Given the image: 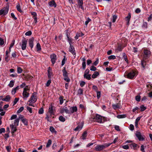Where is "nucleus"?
<instances>
[{"label": "nucleus", "mask_w": 152, "mask_h": 152, "mask_svg": "<svg viewBox=\"0 0 152 152\" xmlns=\"http://www.w3.org/2000/svg\"><path fill=\"white\" fill-rule=\"evenodd\" d=\"M37 98L36 94L35 92H34L32 94L28 101V102H29L28 104L29 106H33L32 104L34 103L37 101Z\"/></svg>", "instance_id": "nucleus-1"}, {"label": "nucleus", "mask_w": 152, "mask_h": 152, "mask_svg": "<svg viewBox=\"0 0 152 152\" xmlns=\"http://www.w3.org/2000/svg\"><path fill=\"white\" fill-rule=\"evenodd\" d=\"M104 117H103L100 115L96 114L95 117L94 118V121H96L100 123H102L104 121Z\"/></svg>", "instance_id": "nucleus-2"}, {"label": "nucleus", "mask_w": 152, "mask_h": 152, "mask_svg": "<svg viewBox=\"0 0 152 152\" xmlns=\"http://www.w3.org/2000/svg\"><path fill=\"white\" fill-rule=\"evenodd\" d=\"M137 75L136 72L133 70H132L128 73L127 75V77L130 79H132L135 77Z\"/></svg>", "instance_id": "nucleus-3"}, {"label": "nucleus", "mask_w": 152, "mask_h": 152, "mask_svg": "<svg viewBox=\"0 0 152 152\" xmlns=\"http://www.w3.org/2000/svg\"><path fill=\"white\" fill-rule=\"evenodd\" d=\"M27 42V41L26 39H24L22 40V44L20 45L21 47V48L23 50H24L26 49Z\"/></svg>", "instance_id": "nucleus-4"}, {"label": "nucleus", "mask_w": 152, "mask_h": 152, "mask_svg": "<svg viewBox=\"0 0 152 152\" xmlns=\"http://www.w3.org/2000/svg\"><path fill=\"white\" fill-rule=\"evenodd\" d=\"M135 135L140 141H142L144 140V138L143 137L140 132H137L135 133Z\"/></svg>", "instance_id": "nucleus-5"}, {"label": "nucleus", "mask_w": 152, "mask_h": 152, "mask_svg": "<svg viewBox=\"0 0 152 152\" xmlns=\"http://www.w3.org/2000/svg\"><path fill=\"white\" fill-rule=\"evenodd\" d=\"M51 61L53 64H54L56 60V56L54 54H52L50 55Z\"/></svg>", "instance_id": "nucleus-6"}, {"label": "nucleus", "mask_w": 152, "mask_h": 152, "mask_svg": "<svg viewBox=\"0 0 152 152\" xmlns=\"http://www.w3.org/2000/svg\"><path fill=\"white\" fill-rule=\"evenodd\" d=\"M95 149L97 151H101L102 150L105 149V146L104 145H98L95 147Z\"/></svg>", "instance_id": "nucleus-7"}, {"label": "nucleus", "mask_w": 152, "mask_h": 152, "mask_svg": "<svg viewBox=\"0 0 152 152\" xmlns=\"http://www.w3.org/2000/svg\"><path fill=\"white\" fill-rule=\"evenodd\" d=\"M23 98L24 100H26L28 97H29V94L27 91H23Z\"/></svg>", "instance_id": "nucleus-8"}, {"label": "nucleus", "mask_w": 152, "mask_h": 152, "mask_svg": "<svg viewBox=\"0 0 152 152\" xmlns=\"http://www.w3.org/2000/svg\"><path fill=\"white\" fill-rule=\"evenodd\" d=\"M69 51L73 55H76V53L74 47L71 45H70L69 48Z\"/></svg>", "instance_id": "nucleus-9"}, {"label": "nucleus", "mask_w": 152, "mask_h": 152, "mask_svg": "<svg viewBox=\"0 0 152 152\" xmlns=\"http://www.w3.org/2000/svg\"><path fill=\"white\" fill-rule=\"evenodd\" d=\"M131 18V15L130 13H129L128 15L126 17L125 20L126 22V24L127 25H129V21Z\"/></svg>", "instance_id": "nucleus-10"}, {"label": "nucleus", "mask_w": 152, "mask_h": 152, "mask_svg": "<svg viewBox=\"0 0 152 152\" xmlns=\"http://www.w3.org/2000/svg\"><path fill=\"white\" fill-rule=\"evenodd\" d=\"M69 110L70 113H73L74 112H76L77 109L76 106H73L70 107Z\"/></svg>", "instance_id": "nucleus-11"}, {"label": "nucleus", "mask_w": 152, "mask_h": 152, "mask_svg": "<svg viewBox=\"0 0 152 152\" xmlns=\"http://www.w3.org/2000/svg\"><path fill=\"white\" fill-rule=\"evenodd\" d=\"M34 39L33 38H31L29 39L28 41V43L30 47L32 48L34 46L33 41Z\"/></svg>", "instance_id": "nucleus-12"}, {"label": "nucleus", "mask_w": 152, "mask_h": 152, "mask_svg": "<svg viewBox=\"0 0 152 152\" xmlns=\"http://www.w3.org/2000/svg\"><path fill=\"white\" fill-rule=\"evenodd\" d=\"M17 126L11 124L10 125V127L11 129V132L12 134H13L16 131Z\"/></svg>", "instance_id": "nucleus-13"}, {"label": "nucleus", "mask_w": 152, "mask_h": 152, "mask_svg": "<svg viewBox=\"0 0 152 152\" xmlns=\"http://www.w3.org/2000/svg\"><path fill=\"white\" fill-rule=\"evenodd\" d=\"M83 0H78L77 1V4L79 7H80L81 9H83Z\"/></svg>", "instance_id": "nucleus-14"}, {"label": "nucleus", "mask_w": 152, "mask_h": 152, "mask_svg": "<svg viewBox=\"0 0 152 152\" xmlns=\"http://www.w3.org/2000/svg\"><path fill=\"white\" fill-rule=\"evenodd\" d=\"M19 89V86H17L15 88H13L11 91L12 94V95L15 94V93H16V91L17 90H18Z\"/></svg>", "instance_id": "nucleus-15"}, {"label": "nucleus", "mask_w": 152, "mask_h": 152, "mask_svg": "<svg viewBox=\"0 0 152 152\" xmlns=\"http://www.w3.org/2000/svg\"><path fill=\"white\" fill-rule=\"evenodd\" d=\"M48 113L50 116L54 115V113L52 106H51L49 108V112Z\"/></svg>", "instance_id": "nucleus-16"}, {"label": "nucleus", "mask_w": 152, "mask_h": 152, "mask_svg": "<svg viewBox=\"0 0 152 152\" xmlns=\"http://www.w3.org/2000/svg\"><path fill=\"white\" fill-rule=\"evenodd\" d=\"M19 118H16L14 121L13 124L12 125L15 126H18L19 124Z\"/></svg>", "instance_id": "nucleus-17"}, {"label": "nucleus", "mask_w": 152, "mask_h": 152, "mask_svg": "<svg viewBox=\"0 0 152 152\" xmlns=\"http://www.w3.org/2000/svg\"><path fill=\"white\" fill-rule=\"evenodd\" d=\"M61 112L62 113L65 112L67 114L70 113V110H68L67 108L66 107H65L64 108H63L61 110Z\"/></svg>", "instance_id": "nucleus-18"}, {"label": "nucleus", "mask_w": 152, "mask_h": 152, "mask_svg": "<svg viewBox=\"0 0 152 152\" xmlns=\"http://www.w3.org/2000/svg\"><path fill=\"white\" fill-rule=\"evenodd\" d=\"M48 4L50 7L54 6V7H56V4L54 1H50L48 3Z\"/></svg>", "instance_id": "nucleus-19"}, {"label": "nucleus", "mask_w": 152, "mask_h": 152, "mask_svg": "<svg viewBox=\"0 0 152 152\" xmlns=\"http://www.w3.org/2000/svg\"><path fill=\"white\" fill-rule=\"evenodd\" d=\"M84 35V34L82 33H77L76 36L75 37V38L76 39H77L78 38V37L80 36H82Z\"/></svg>", "instance_id": "nucleus-20"}, {"label": "nucleus", "mask_w": 152, "mask_h": 152, "mask_svg": "<svg viewBox=\"0 0 152 152\" xmlns=\"http://www.w3.org/2000/svg\"><path fill=\"white\" fill-rule=\"evenodd\" d=\"M83 126V125L82 124L80 125H78L74 129V130L75 131H80L82 129Z\"/></svg>", "instance_id": "nucleus-21"}, {"label": "nucleus", "mask_w": 152, "mask_h": 152, "mask_svg": "<svg viewBox=\"0 0 152 152\" xmlns=\"http://www.w3.org/2000/svg\"><path fill=\"white\" fill-rule=\"evenodd\" d=\"M10 98L11 97L9 95H7L6 96L5 98L2 99V100L6 102H8L10 101Z\"/></svg>", "instance_id": "nucleus-22"}, {"label": "nucleus", "mask_w": 152, "mask_h": 152, "mask_svg": "<svg viewBox=\"0 0 152 152\" xmlns=\"http://www.w3.org/2000/svg\"><path fill=\"white\" fill-rule=\"evenodd\" d=\"M144 53L146 56H149L151 54L150 51L148 50H144Z\"/></svg>", "instance_id": "nucleus-23"}, {"label": "nucleus", "mask_w": 152, "mask_h": 152, "mask_svg": "<svg viewBox=\"0 0 152 152\" xmlns=\"http://www.w3.org/2000/svg\"><path fill=\"white\" fill-rule=\"evenodd\" d=\"M87 132L86 131L84 132L82 136L81 137V139L83 140H85L87 135Z\"/></svg>", "instance_id": "nucleus-24"}, {"label": "nucleus", "mask_w": 152, "mask_h": 152, "mask_svg": "<svg viewBox=\"0 0 152 152\" xmlns=\"http://www.w3.org/2000/svg\"><path fill=\"white\" fill-rule=\"evenodd\" d=\"M99 75V73L98 72L96 71L94 72V73L92 75V77L93 78H96Z\"/></svg>", "instance_id": "nucleus-25"}, {"label": "nucleus", "mask_w": 152, "mask_h": 152, "mask_svg": "<svg viewBox=\"0 0 152 152\" xmlns=\"http://www.w3.org/2000/svg\"><path fill=\"white\" fill-rule=\"evenodd\" d=\"M91 75L90 74H84V77L86 78L88 80H90L91 79Z\"/></svg>", "instance_id": "nucleus-26"}, {"label": "nucleus", "mask_w": 152, "mask_h": 152, "mask_svg": "<svg viewBox=\"0 0 152 152\" xmlns=\"http://www.w3.org/2000/svg\"><path fill=\"white\" fill-rule=\"evenodd\" d=\"M137 145L134 143H132L130 145V146L132 148L135 149L137 147Z\"/></svg>", "instance_id": "nucleus-27"}, {"label": "nucleus", "mask_w": 152, "mask_h": 152, "mask_svg": "<svg viewBox=\"0 0 152 152\" xmlns=\"http://www.w3.org/2000/svg\"><path fill=\"white\" fill-rule=\"evenodd\" d=\"M15 83V81L13 80H11L8 84V86L11 88L13 86Z\"/></svg>", "instance_id": "nucleus-28"}, {"label": "nucleus", "mask_w": 152, "mask_h": 152, "mask_svg": "<svg viewBox=\"0 0 152 152\" xmlns=\"http://www.w3.org/2000/svg\"><path fill=\"white\" fill-rule=\"evenodd\" d=\"M3 10V12L4 13V15H5L7 14L8 11V8H7V7L4 8L2 9Z\"/></svg>", "instance_id": "nucleus-29"}, {"label": "nucleus", "mask_w": 152, "mask_h": 152, "mask_svg": "<svg viewBox=\"0 0 152 152\" xmlns=\"http://www.w3.org/2000/svg\"><path fill=\"white\" fill-rule=\"evenodd\" d=\"M141 64L143 68L144 69L145 68L146 64V62L144 60H142L141 61Z\"/></svg>", "instance_id": "nucleus-30"}, {"label": "nucleus", "mask_w": 152, "mask_h": 152, "mask_svg": "<svg viewBox=\"0 0 152 152\" xmlns=\"http://www.w3.org/2000/svg\"><path fill=\"white\" fill-rule=\"evenodd\" d=\"M48 76L49 78L51 77L52 73H51V70L50 68V67H49L48 68Z\"/></svg>", "instance_id": "nucleus-31"}, {"label": "nucleus", "mask_w": 152, "mask_h": 152, "mask_svg": "<svg viewBox=\"0 0 152 152\" xmlns=\"http://www.w3.org/2000/svg\"><path fill=\"white\" fill-rule=\"evenodd\" d=\"M62 72L63 73V75L64 77H66V76H67V72L65 69V68L64 67V69L62 70Z\"/></svg>", "instance_id": "nucleus-32"}, {"label": "nucleus", "mask_w": 152, "mask_h": 152, "mask_svg": "<svg viewBox=\"0 0 152 152\" xmlns=\"http://www.w3.org/2000/svg\"><path fill=\"white\" fill-rule=\"evenodd\" d=\"M59 120L62 122H64L65 121V118L63 117L62 116H60L59 118Z\"/></svg>", "instance_id": "nucleus-33"}, {"label": "nucleus", "mask_w": 152, "mask_h": 152, "mask_svg": "<svg viewBox=\"0 0 152 152\" xmlns=\"http://www.w3.org/2000/svg\"><path fill=\"white\" fill-rule=\"evenodd\" d=\"M117 117L118 118H124L126 117V115L124 114L118 115L117 116Z\"/></svg>", "instance_id": "nucleus-34"}, {"label": "nucleus", "mask_w": 152, "mask_h": 152, "mask_svg": "<svg viewBox=\"0 0 152 152\" xmlns=\"http://www.w3.org/2000/svg\"><path fill=\"white\" fill-rule=\"evenodd\" d=\"M112 107L114 109H116L120 107V106L118 104H113L112 105Z\"/></svg>", "instance_id": "nucleus-35"}, {"label": "nucleus", "mask_w": 152, "mask_h": 152, "mask_svg": "<svg viewBox=\"0 0 152 152\" xmlns=\"http://www.w3.org/2000/svg\"><path fill=\"white\" fill-rule=\"evenodd\" d=\"M17 10L20 12H22V10H21L20 5L19 4H18L17 5Z\"/></svg>", "instance_id": "nucleus-36"}, {"label": "nucleus", "mask_w": 152, "mask_h": 152, "mask_svg": "<svg viewBox=\"0 0 152 152\" xmlns=\"http://www.w3.org/2000/svg\"><path fill=\"white\" fill-rule=\"evenodd\" d=\"M33 18L34 19V21L33 23V24L34 25H35L37 22V19L36 16H34Z\"/></svg>", "instance_id": "nucleus-37"}, {"label": "nucleus", "mask_w": 152, "mask_h": 152, "mask_svg": "<svg viewBox=\"0 0 152 152\" xmlns=\"http://www.w3.org/2000/svg\"><path fill=\"white\" fill-rule=\"evenodd\" d=\"M52 143V141L50 140H48V142H47L46 147L47 148L49 147L51 145Z\"/></svg>", "instance_id": "nucleus-38"}, {"label": "nucleus", "mask_w": 152, "mask_h": 152, "mask_svg": "<svg viewBox=\"0 0 152 152\" xmlns=\"http://www.w3.org/2000/svg\"><path fill=\"white\" fill-rule=\"evenodd\" d=\"M141 111H143L146 109V107L144 106L143 105H141L140 106Z\"/></svg>", "instance_id": "nucleus-39"}, {"label": "nucleus", "mask_w": 152, "mask_h": 152, "mask_svg": "<svg viewBox=\"0 0 152 152\" xmlns=\"http://www.w3.org/2000/svg\"><path fill=\"white\" fill-rule=\"evenodd\" d=\"M36 48L38 50H41V47L40 44L39 43H37L36 45Z\"/></svg>", "instance_id": "nucleus-40"}, {"label": "nucleus", "mask_w": 152, "mask_h": 152, "mask_svg": "<svg viewBox=\"0 0 152 152\" xmlns=\"http://www.w3.org/2000/svg\"><path fill=\"white\" fill-rule=\"evenodd\" d=\"M22 121L24 124L26 125H27L28 122L26 119L25 118H22Z\"/></svg>", "instance_id": "nucleus-41"}, {"label": "nucleus", "mask_w": 152, "mask_h": 152, "mask_svg": "<svg viewBox=\"0 0 152 152\" xmlns=\"http://www.w3.org/2000/svg\"><path fill=\"white\" fill-rule=\"evenodd\" d=\"M24 110V107H21L17 111V113H20L22 111Z\"/></svg>", "instance_id": "nucleus-42"}, {"label": "nucleus", "mask_w": 152, "mask_h": 152, "mask_svg": "<svg viewBox=\"0 0 152 152\" xmlns=\"http://www.w3.org/2000/svg\"><path fill=\"white\" fill-rule=\"evenodd\" d=\"M117 18V16L115 15H114L113 16L112 22L113 23L115 22Z\"/></svg>", "instance_id": "nucleus-43"}, {"label": "nucleus", "mask_w": 152, "mask_h": 152, "mask_svg": "<svg viewBox=\"0 0 152 152\" xmlns=\"http://www.w3.org/2000/svg\"><path fill=\"white\" fill-rule=\"evenodd\" d=\"M30 90V87H29L28 86H25V87L24 88L23 90L26 91H29Z\"/></svg>", "instance_id": "nucleus-44"}, {"label": "nucleus", "mask_w": 152, "mask_h": 152, "mask_svg": "<svg viewBox=\"0 0 152 152\" xmlns=\"http://www.w3.org/2000/svg\"><path fill=\"white\" fill-rule=\"evenodd\" d=\"M123 56L124 58V60L126 61L127 62L128 61V59H127V57L126 54L125 53H123Z\"/></svg>", "instance_id": "nucleus-45"}, {"label": "nucleus", "mask_w": 152, "mask_h": 152, "mask_svg": "<svg viewBox=\"0 0 152 152\" xmlns=\"http://www.w3.org/2000/svg\"><path fill=\"white\" fill-rule=\"evenodd\" d=\"M17 71L18 73H21L22 72V69L20 67H18L17 68Z\"/></svg>", "instance_id": "nucleus-46"}, {"label": "nucleus", "mask_w": 152, "mask_h": 152, "mask_svg": "<svg viewBox=\"0 0 152 152\" xmlns=\"http://www.w3.org/2000/svg\"><path fill=\"white\" fill-rule=\"evenodd\" d=\"M83 90L82 89L80 88L77 91L78 94L81 95L83 94Z\"/></svg>", "instance_id": "nucleus-47"}, {"label": "nucleus", "mask_w": 152, "mask_h": 152, "mask_svg": "<svg viewBox=\"0 0 152 152\" xmlns=\"http://www.w3.org/2000/svg\"><path fill=\"white\" fill-rule=\"evenodd\" d=\"M17 117V115H13L11 116L10 120H11L15 119H16Z\"/></svg>", "instance_id": "nucleus-48"}, {"label": "nucleus", "mask_w": 152, "mask_h": 152, "mask_svg": "<svg viewBox=\"0 0 152 152\" xmlns=\"http://www.w3.org/2000/svg\"><path fill=\"white\" fill-rule=\"evenodd\" d=\"M15 40H13L12 41V42L11 43L10 45V46L9 47V50L10 51H11V48L15 44Z\"/></svg>", "instance_id": "nucleus-49"}, {"label": "nucleus", "mask_w": 152, "mask_h": 152, "mask_svg": "<svg viewBox=\"0 0 152 152\" xmlns=\"http://www.w3.org/2000/svg\"><path fill=\"white\" fill-rule=\"evenodd\" d=\"M66 36L68 40L70 45H71V43L72 42V39L69 37L67 34H66Z\"/></svg>", "instance_id": "nucleus-50"}, {"label": "nucleus", "mask_w": 152, "mask_h": 152, "mask_svg": "<svg viewBox=\"0 0 152 152\" xmlns=\"http://www.w3.org/2000/svg\"><path fill=\"white\" fill-rule=\"evenodd\" d=\"M66 61V59L65 58V56H64V58L62 60V62H61V66H63L64 64Z\"/></svg>", "instance_id": "nucleus-51"}, {"label": "nucleus", "mask_w": 152, "mask_h": 152, "mask_svg": "<svg viewBox=\"0 0 152 152\" xmlns=\"http://www.w3.org/2000/svg\"><path fill=\"white\" fill-rule=\"evenodd\" d=\"M19 100V99L18 98H16L14 99V100L13 102V105H15L16 103L18 102V101Z\"/></svg>", "instance_id": "nucleus-52"}, {"label": "nucleus", "mask_w": 152, "mask_h": 152, "mask_svg": "<svg viewBox=\"0 0 152 152\" xmlns=\"http://www.w3.org/2000/svg\"><path fill=\"white\" fill-rule=\"evenodd\" d=\"M50 130L52 132H56L55 129L52 126L50 127Z\"/></svg>", "instance_id": "nucleus-53"}, {"label": "nucleus", "mask_w": 152, "mask_h": 152, "mask_svg": "<svg viewBox=\"0 0 152 152\" xmlns=\"http://www.w3.org/2000/svg\"><path fill=\"white\" fill-rule=\"evenodd\" d=\"M27 110L29 111L30 113H32V108L28 106H27L26 107Z\"/></svg>", "instance_id": "nucleus-54"}, {"label": "nucleus", "mask_w": 152, "mask_h": 152, "mask_svg": "<svg viewBox=\"0 0 152 152\" xmlns=\"http://www.w3.org/2000/svg\"><path fill=\"white\" fill-rule=\"evenodd\" d=\"M135 99L137 102H139L140 100V96L138 95L135 97Z\"/></svg>", "instance_id": "nucleus-55"}, {"label": "nucleus", "mask_w": 152, "mask_h": 152, "mask_svg": "<svg viewBox=\"0 0 152 152\" xmlns=\"http://www.w3.org/2000/svg\"><path fill=\"white\" fill-rule=\"evenodd\" d=\"M108 58L109 59H115V57L114 55H111L109 56Z\"/></svg>", "instance_id": "nucleus-56"}, {"label": "nucleus", "mask_w": 152, "mask_h": 152, "mask_svg": "<svg viewBox=\"0 0 152 152\" xmlns=\"http://www.w3.org/2000/svg\"><path fill=\"white\" fill-rule=\"evenodd\" d=\"M86 84V82L84 81H81L80 82V86L81 87H83Z\"/></svg>", "instance_id": "nucleus-57"}, {"label": "nucleus", "mask_w": 152, "mask_h": 152, "mask_svg": "<svg viewBox=\"0 0 152 152\" xmlns=\"http://www.w3.org/2000/svg\"><path fill=\"white\" fill-rule=\"evenodd\" d=\"M44 112V110L42 108H41L39 111V114H42Z\"/></svg>", "instance_id": "nucleus-58"}, {"label": "nucleus", "mask_w": 152, "mask_h": 152, "mask_svg": "<svg viewBox=\"0 0 152 152\" xmlns=\"http://www.w3.org/2000/svg\"><path fill=\"white\" fill-rule=\"evenodd\" d=\"M96 67L94 66H92L91 67L90 70L91 71H95L96 70Z\"/></svg>", "instance_id": "nucleus-59"}, {"label": "nucleus", "mask_w": 152, "mask_h": 152, "mask_svg": "<svg viewBox=\"0 0 152 152\" xmlns=\"http://www.w3.org/2000/svg\"><path fill=\"white\" fill-rule=\"evenodd\" d=\"M97 92V97L98 99L100 97L101 92L100 91H96Z\"/></svg>", "instance_id": "nucleus-60"}, {"label": "nucleus", "mask_w": 152, "mask_h": 152, "mask_svg": "<svg viewBox=\"0 0 152 152\" xmlns=\"http://www.w3.org/2000/svg\"><path fill=\"white\" fill-rule=\"evenodd\" d=\"M60 100V104H61L64 102L63 99L61 96H60L59 98Z\"/></svg>", "instance_id": "nucleus-61"}, {"label": "nucleus", "mask_w": 152, "mask_h": 152, "mask_svg": "<svg viewBox=\"0 0 152 152\" xmlns=\"http://www.w3.org/2000/svg\"><path fill=\"white\" fill-rule=\"evenodd\" d=\"M122 148L124 149L127 150L129 148V146L127 145H123Z\"/></svg>", "instance_id": "nucleus-62"}, {"label": "nucleus", "mask_w": 152, "mask_h": 152, "mask_svg": "<svg viewBox=\"0 0 152 152\" xmlns=\"http://www.w3.org/2000/svg\"><path fill=\"white\" fill-rule=\"evenodd\" d=\"M4 43V41L3 39L0 38V45H3Z\"/></svg>", "instance_id": "nucleus-63"}, {"label": "nucleus", "mask_w": 152, "mask_h": 152, "mask_svg": "<svg viewBox=\"0 0 152 152\" xmlns=\"http://www.w3.org/2000/svg\"><path fill=\"white\" fill-rule=\"evenodd\" d=\"M31 34H32V32H31V31H29L25 33V35L26 36H30Z\"/></svg>", "instance_id": "nucleus-64"}]
</instances>
